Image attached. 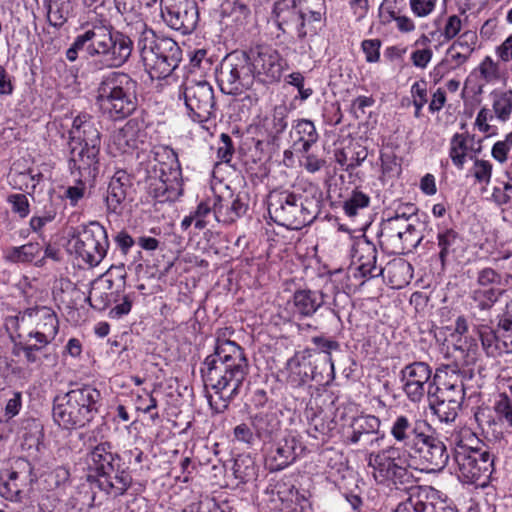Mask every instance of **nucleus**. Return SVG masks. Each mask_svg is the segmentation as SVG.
<instances>
[{"label": "nucleus", "instance_id": "09e8293b", "mask_svg": "<svg viewBox=\"0 0 512 512\" xmlns=\"http://www.w3.org/2000/svg\"><path fill=\"white\" fill-rule=\"evenodd\" d=\"M493 410L495 413L493 423L498 424L506 430L512 429V403H509L508 400L496 399Z\"/></svg>", "mask_w": 512, "mask_h": 512}, {"label": "nucleus", "instance_id": "f3484780", "mask_svg": "<svg viewBox=\"0 0 512 512\" xmlns=\"http://www.w3.org/2000/svg\"><path fill=\"white\" fill-rule=\"evenodd\" d=\"M254 79L270 84L277 82L282 75L283 59L279 52L266 45L256 46L246 55Z\"/></svg>", "mask_w": 512, "mask_h": 512}, {"label": "nucleus", "instance_id": "6e6552de", "mask_svg": "<svg viewBox=\"0 0 512 512\" xmlns=\"http://www.w3.org/2000/svg\"><path fill=\"white\" fill-rule=\"evenodd\" d=\"M369 466L373 469L374 479L387 486L409 489L415 483L413 470L417 467L412 457L401 448L390 446L369 456Z\"/></svg>", "mask_w": 512, "mask_h": 512}, {"label": "nucleus", "instance_id": "4d7b16f0", "mask_svg": "<svg viewBox=\"0 0 512 512\" xmlns=\"http://www.w3.org/2000/svg\"><path fill=\"white\" fill-rule=\"evenodd\" d=\"M87 192L88 188L86 182L82 179H78L73 185H69L65 189L64 197L69 201L71 206L75 207L86 196Z\"/></svg>", "mask_w": 512, "mask_h": 512}, {"label": "nucleus", "instance_id": "37998d69", "mask_svg": "<svg viewBox=\"0 0 512 512\" xmlns=\"http://www.w3.org/2000/svg\"><path fill=\"white\" fill-rule=\"evenodd\" d=\"M72 0H47V18L54 27H61L68 19Z\"/></svg>", "mask_w": 512, "mask_h": 512}, {"label": "nucleus", "instance_id": "bb28decb", "mask_svg": "<svg viewBox=\"0 0 512 512\" xmlns=\"http://www.w3.org/2000/svg\"><path fill=\"white\" fill-rule=\"evenodd\" d=\"M88 144V146L99 147L101 143L100 131L96 121L88 114H80L73 120L69 130L68 144Z\"/></svg>", "mask_w": 512, "mask_h": 512}, {"label": "nucleus", "instance_id": "20e7f679", "mask_svg": "<svg viewBox=\"0 0 512 512\" xmlns=\"http://www.w3.org/2000/svg\"><path fill=\"white\" fill-rule=\"evenodd\" d=\"M450 443L454 444L453 469L458 480L484 486L492 473L493 458L488 450L478 447V437L463 427L451 435Z\"/></svg>", "mask_w": 512, "mask_h": 512}, {"label": "nucleus", "instance_id": "69168bd1", "mask_svg": "<svg viewBox=\"0 0 512 512\" xmlns=\"http://www.w3.org/2000/svg\"><path fill=\"white\" fill-rule=\"evenodd\" d=\"M380 46L381 42L378 39H368L362 42V50L367 62L375 63L379 61Z\"/></svg>", "mask_w": 512, "mask_h": 512}, {"label": "nucleus", "instance_id": "9d476101", "mask_svg": "<svg viewBox=\"0 0 512 512\" xmlns=\"http://www.w3.org/2000/svg\"><path fill=\"white\" fill-rule=\"evenodd\" d=\"M116 457L108 443L97 445L87 455L88 469L99 477V488L114 498L122 496L132 483L130 474L124 470L113 475Z\"/></svg>", "mask_w": 512, "mask_h": 512}, {"label": "nucleus", "instance_id": "1a4fd4ad", "mask_svg": "<svg viewBox=\"0 0 512 512\" xmlns=\"http://www.w3.org/2000/svg\"><path fill=\"white\" fill-rule=\"evenodd\" d=\"M268 212L278 225L298 230L316 218L317 201L287 190L273 191L268 198Z\"/></svg>", "mask_w": 512, "mask_h": 512}, {"label": "nucleus", "instance_id": "a211bd4d", "mask_svg": "<svg viewBox=\"0 0 512 512\" xmlns=\"http://www.w3.org/2000/svg\"><path fill=\"white\" fill-rule=\"evenodd\" d=\"M154 160L159 162L161 175L150 183V188L156 198L167 200L171 197V190L178 186L179 170L174 169L177 164V156L174 151L165 146H157L152 150Z\"/></svg>", "mask_w": 512, "mask_h": 512}, {"label": "nucleus", "instance_id": "39448f33", "mask_svg": "<svg viewBox=\"0 0 512 512\" xmlns=\"http://www.w3.org/2000/svg\"><path fill=\"white\" fill-rule=\"evenodd\" d=\"M134 29L138 35L137 48L141 60L151 79L169 76L182 59V51L178 44L171 38L157 37L140 19L135 21Z\"/></svg>", "mask_w": 512, "mask_h": 512}, {"label": "nucleus", "instance_id": "423d86ee", "mask_svg": "<svg viewBox=\"0 0 512 512\" xmlns=\"http://www.w3.org/2000/svg\"><path fill=\"white\" fill-rule=\"evenodd\" d=\"M96 104L113 120L130 116L138 106L137 82L123 72H109L98 84Z\"/></svg>", "mask_w": 512, "mask_h": 512}, {"label": "nucleus", "instance_id": "5701e85b", "mask_svg": "<svg viewBox=\"0 0 512 512\" xmlns=\"http://www.w3.org/2000/svg\"><path fill=\"white\" fill-rule=\"evenodd\" d=\"M431 377V369L424 362H414L401 370L403 391L412 402H420L425 393V385Z\"/></svg>", "mask_w": 512, "mask_h": 512}, {"label": "nucleus", "instance_id": "a18cd8bd", "mask_svg": "<svg viewBox=\"0 0 512 512\" xmlns=\"http://www.w3.org/2000/svg\"><path fill=\"white\" fill-rule=\"evenodd\" d=\"M370 204V197L359 189H354L343 201V211L348 217L356 216L360 210L367 208Z\"/></svg>", "mask_w": 512, "mask_h": 512}, {"label": "nucleus", "instance_id": "052dcab7", "mask_svg": "<svg viewBox=\"0 0 512 512\" xmlns=\"http://www.w3.org/2000/svg\"><path fill=\"white\" fill-rule=\"evenodd\" d=\"M419 242V233L417 232L415 226L411 223V228L404 230L401 236V242L399 244L403 245V247L401 249L394 248L392 252L397 254L404 253L405 250H410L411 248L416 247Z\"/></svg>", "mask_w": 512, "mask_h": 512}, {"label": "nucleus", "instance_id": "58836bf2", "mask_svg": "<svg viewBox=\"0 0 512 512\" xmlns=\"http://www.w3.org/2000/svg\"><path fill=\"white\" fill-rule=\"evenodd\" d=\"M273 14L279 29L284 30V25L289 23L304 24L303 14L296 8L295 0H275Z\"/></svg>", "mask_w": 512, "mask_h": 512}, {"label": "nucleus", "instance_id": "8fccbe9b", "mask_svg": "<svg viewBox=\"0 0 512 512\" xmlns=\"http://www.w3.org/2000/svg\"><path fill=\"white\" fill-rule=\"evenodd\" d=\"M135 300V293L117 294L114 295L112 301L115 306L109 311V317L112 319H120L130 313L133 302Z\"/></svg>", "mask_w": 512, "mask_h": 512}, {"label": "nucleus", "instance_id": "412c9836", "mask_svg": "<svg viewBox=\"0 0 512 512\" xmlns=\"http://www.w3.org/2000/svg\"><path fill=\"white\" fill-rule=\"evenodd\" d=\"M378 251L374 243L362 238L354 243L352 251L353 277L365 281L383 275L381 265H377Z\"/></svg>", "mask_w": 512, "mask_h": 512}, {"label": "nucleus", "instance_id": "3c124183", "mask_svg": "<svg viewBox=\"0 0 512 512\" xmlns=\"http://www.w3.org/2000/svg\"><path fill=\"white\" fill-rule=\"evenodd\" d=\"M492 157L503 164L512 157V130L505 135L503 140L495 142L491 149Z\"/></svg>", "mask_w": 512, "mask_h": 512}, {"label": "nucleus", "instance_id": "a19ab883", "mask_svg": "<svg viewBox=\"0 0 512 512\" xmlns=\"http://www.w3.org/2000/svg\"><path fill=\"white\" fill-rule=\"evenodd\" d=\"M251 425L258 438H270L280 427V421L273 412L261 411L251 417Z\"/></svg>", "mask_w": 512, "mask_h": 512}, {"label": "nucleus", "instance_id": "4c0bfd02", "mask_svg": "<svg viewBox=\"0 0 512 512\" xmlns=\"http://www.w3.org/2000/svg\"><path fill=\"white\" fill-rule=\"evenodd\" d=\"M31 314L32 308H28L5 319V328L13 342V347L17 342H29L28 334L31 328Z\"/></svg>", "mask_w": 512, "mask_h": 512}, {"label": "nucleus", "instance_id": "338daca9", "mask_svg": "<svg viewBox=\"0 0 512 512\" xmlns=\"http://www.w3.org/2000/svg\"><path fill=\"white\" fill-rule=\"evenodd\" d=\"M414 106L418 112L427 102V85L425 81H417L411 87Z\"/></svg>", "mask_w": 512, "mask_h": 512}, {"label": "nucleus", "instance_id": "473e14b6", "mask_svg": "<svg viewBox=\"0 0 512 512\" xmlns=\"http://www.w3.org/2000/svg\"><path fill=\"white\" fill-rule=\"evenodd\" d=\"M292 147L296 153H306L319 140L314 123L308 119H298L292 124L290 131Z\"/></svg>", "mask_w": 512, "mask_h": 512}, {"label": "nucleus", "instance_id": "49530a36", "mask_svg": "<svg viewBox=\"0 0 512 512\" xmlns=\"http://www.w3.org/2000/svg\"><path fill=\"white\" fill-rule=\"evenodd\" d=\"M463 51H458L457 44L450 46V67H456L464 63L473 51L476 35L472 32L463 33Z\"/></svg>", "mask_w": 512, "mask_h": 512}, {"label": "nucleus", "instance_id": "dca6fc26", "mask_svg": "<svg viewBox=\"0 0 512 512\" xmlns=\"http://www.w3.org/2000/svg\"><path fill=\"white\" fill-rule=\"evenodd\" d=\"M160 10L165 24L183 35L197 27L199 12L195 0H160Z\"/></svg>", "mask_w": 512, "mask_h": 512}, {"label": "nucleus", "instance_id": "bf43d9fd", "mask_svg": "<svg viewBox=\"0 0 512 512\" xmlns=\"http://www.w3.org/2000/svg\"><path fill=\"white\" fill-rule=\"evenodd\" d=\"M498 326L501 330L508 334L509 343L503 340L504 349L509 352L512 351V301L507 304L506 311L500 317Z\"/></svg>", "mask_w": 512, "mask_h": 512}, {"label": "nucleus", "instance_id": "cd10ccee", "mask_svg": "<svg viewBox=\"0 0 512 512\" xmlns=\"http://www.w3.org/2000/svg\"><path fill=\"white\" fill-rule=\"evenodd\" d=\"M247 211V204L239 195L228 193V196L215 195L213 214L219 223L230 224L242 217Z\"/></svg>", "mask_w": 512, "mask_h": 512}, {"label": "nucleus", "instance_id": "aec40b11", "mask_svg": "<svg viewBox=\"0 0 512 512\" xmlns=\"http://www.w3.org/2000/svg\"><path fill=\"white\" fill-rule=\"evenodd\" d=\"M30 471V463L24 458H17L9 468L2 469L0 471V496L12 502L21 501Z\"/></svg>", "mask_w": 512, "mask_h": 512}, {"label": "nucleus", "instance_id": "2eb2a0df", "mask_svg": "<svg viewBox=\"0 0 512 512\" xmlns=\"http://www.w3.org/2000/svg\"><path fill=\"white\" fill-rule=\"evenodd\" d=\"M491 109L484 106L475 120L476 128L486 136H495L499 132L496 124L506 123L512 115V91L495 90L490 94Z\"/></svg>", "mask_w": 512, "mask_h": 512}, {"label": "nucleus", "instance_id": "79ce46f5", "mask_svg": "<svg viewBox=\"0 0 512 512\" xmlns=\"http://www.w3.org/2000/svg\"><path fill=\"white\" fill-rule=\"evenodd\" d=\"M42 179L41 173H33L32 170L16 171L9 174L10 185L17 190L33 193Z\"/></svg>", "mask_w": 512, "mask_h": 512}, {"label": "nucleus", "instance_id": "b1692460", "mask_svg": "<svg viewBox=\"0 0 512 512\" xmlns=\"http://www.w3.org/2000/svg\"><path fill=\"white\" fill-rule=\"evenodd\" d=\"M448 375L447 367L436 369L432 382L428 386L429 408L440 422H448Z\"/></svg>", "mask_w": 512, "mask_h": 512}, {"label": "nucleus", "instance_id": "603ef678", "mask_svg": "<svg viewBox=\"0 0 512 512\" xmlns=\"http://www.w3.org/2000/svg\"><path fill=\"white\" fill-rule=\"evenodd\" d=\"M234 475L241 481H248L256 475L254 462L250 457H239L234 461Z\"/></svg>", "mask_w": 512, "mask_h": 512}, {"label": "nucleus", "instance_id": "a878e982", "mask_svg": "<svg viewBox=\"0 0 512 512\" xmlns=\"http://www.w3.org/2000/svg\"><path fill=\"white\" fill-rule=\"evenodd\" d=\"M131 189L129 175L125 171H117L111 178L105 197L106 209L109 214L120 215Z\"/></svg>", "mask_w": 512, "mask_h": 512}, {"label": "nucleus", "instance_id": "72a5a7b5", "mask_svg": "<svg viewBox=\"0 0 512 512\" xmlns=\"http://www.w3.org/2000/svg\"><path fill=\"white\" fill-rule=\"evenodd\" d=\"M416 448L423 454L422 457L427 463L426 469L428 470H441L448 462V455L445 454L446 446L438 439L425 434V440L419 441Z\"/></svg>", "mask_w": 512, "mask_h": 512}, {"label": "nucleus", "instance_id": "5fc2aeb1", "mask_svg": "<svg viewBox=\"0 0 512 512\" xmlns=\"http://www.w3.org/2000/svg\"><path fill=\"white\" fill-rule=\"evenodd\" d=\"M383 175H398L401 172L400 159L392 150H384L380 155Z\"/></svg>", "mask_w": 512, "mask_h": 512}, {"label": "nucleus", "instance_id": "ea45409f", "mask_svg": "<svg viewBox=\"0 0 512 512\" xmlns=\"http://www.w3.org/2000/svg\"><path fill=\"white\" fill-rule=\"evenodd\" d=\"M380 424L379 418L373 415L354 417L350 424L351 432L346 435V441L350 444H357L364 434L376 433Z\"/></svg>", "mask_w": 512, "mask_h": 512}, {"label": "nucleus", "instance_id": "f03ea898", "mask_svg": "<svg viewBox=\"0 0 512 512\" xmlns=\"http://www.w3.org/2000/svg\"><path fill=\"white\" fill-rule=\"evenodd\" d=\"M83 32L78 34L66 51L70 62L85 51L90 57H98L106 68H118L124 65L133 50L132 40L121 32L112 33L108 26L97 22L82 25Z\"/></svg>", "mask_w": 512, "mask_h": 512}, {"label": "nucleus", "instance_id": "0eeeda50", "mask_svg": "<svg viewBox=\"0 0 512 512\" xmlns=\"http://www.w3.org/2000/svg\"><path fill=\"white\" fill-rule=\"evenodd\" d=\"M100 399V391L90 385L72 389L55 398L53 419L67 430L85 427L98 414Z\"/></svg>", "mask_w": 512, "mask_h": 512}, {"label": "nucleus", "instance_id": "4be33fe9", "mask_svg": "<svg viewBox=\"0 0 512 512\" xmlns=\"http://www.w3.org/2000/svg\"><path fill=\"white\" fill-rule=\"evenodd\" d=\"M301 444L293 434H287L273 443L266 455V466L272 472L281 471L292 465L297 457Z\"/></svg>", "mask_w": 512, "mask_h": 512}, {"label": "nucleus", "instance_id": "2f4dec72", "mask_svg": "<svg viewBox=\"0 0 512 512\" xmlns=\"http://www.w3.org/2000/svg\"><path fill=\"white\" fill-rule=\"evenodd\" d=\"M425 425V422H412L407 416L400 415L393 421L390 433L397 442L418 446L419 441L425 440V433L422 431Z\"/></svg>", "mask_w": 512, "mask_h": 512}, {"label": "nucleus", "instance_id": "e2e57ef3", "mask_svg": "<svg viewBox=\"0 0 512 512\" xmlns=\"http://www.w3.org/2000/svg\"><path fill=\"white\" fill-rule=\"evenodd\" d=\"M233 152L234 149L230 136L222 133L220 135V146L217 148V159L220 162L228 163L232 158Z\"/></svg>", "mask_w": 512, "mask_h": 512}, {"label": "nucleus", "instance_id": "13d9d810", "mask_svg": "<svg viewBox=\"0 0 512 512\" xmlns=\"http://www.w3.org/2000/svg\"><path fill=\"white\" fill-rule=\"evenodd\" d=\"M7 202L10 205L12 212L17 214L20 218H25L29 215L30 204L25 194H10L7 197Z\"/></svg>", "mask_w": 512, "mask_h": 512}, {"label": "nucleus", "instance_id": "6ab92c4d", "mask_svg": "<svg viewBox=\"0 0 512 512\" xmlns=\"http://www.w3.org/2000/svg\"><path fill=\"white\" fill-rule=\"evenodd\" d=\"M147 133L142 122L131 119L121 128L112 132L108 151L113 156L131 154L145 144Z\"/></svg>", "mask_w": 512, "mask_h": 512}, {"label": "nucleus", "instance_id": "c9c22d12", "mask_svg": "<svg viewBox=\"0 0 512 512\" xmlns=\"http://www.w3.org/2000/svg\"><path fill=\"white\" fill-rule=\"evenodd\" d=\"M411 223L410 218L405 213H396L395 216L388 218L382 225L381 239L382 243L394 248L401 249L403 245H400L401 236L404 230L410 229Z\"/></svg>", "mask_w": 512, "mask_h": 512}, {"label": "nucleus", "instance_id": "680f3d73", "mask_svg": "<svg viewBox=\"0 0 512 512\" xmlns=\"http://www.w3.org/2000/svg\"><path fill=\"white\" fill-rule=\"evenodd\" d=\"M312 342L317 346L320 352L326 354V361L330 363L332 372L334 371V363L331 357V351L339 349V343L324 337H314Z\"/></svg>", "mask_w": 512, "mask_h": 512}, {"label": "nucleus", "instance_id": "0e129e2a", "mask_svg": "<svg viewBox=\"0 0 512 512\" xmlns=\"http://www.w3.org/2000/svg\"><path fill=\"white\" fill-rule=\"evenodd\" d=\"M301 154V165L305 168L309 173H316L322 169L325 165V160L323 158L318 157L317 155L310 153L309 151Z\"/></svg>", "mask_w": 512, "mask_h": 512}, {"label": "nucleus", "instance_id": "c85d7f7f", "mask_svg": "<svg viewBox=\"0 0 512 512\" xmlns=\"http://www.w3.org/2000/svg\"><path fill=\"white\" fill-rule=\"evenodd\" d=\"M299 319L313 316L325 303V294L319 290H296L289 302Z\"/></svg>", "mask_w": 512, "mask_h": 512}, {"label": "nucleus", "instance_id": "864d4df0", "mask_svg": "<svg viewBox=\"0 0 512 512\" xmlns=\"http://www.w3.org/2000/svg\"><path fill=\"white\" fill-rule=\"evenodd\" d=\"M117 11L125 21H133L140 15L142 4L140 0H114Z\"/></svg>", "mask_w": 512, "mask_h": 512}, {"label": "nucleus", "instance_id": "de8ad7c7", "mask_svg": "<svg viewBox=\"0 0 512 512\" xmlns=\"http://www.w3.org/2000/svg\"><path fill=\"white\" fill-rule=\"evenodd\" d=\"M269 137L276 138L287 128L285 109L278 107L274 109L271 118H265L263 122Z\"/></svg>", "mask_w": 512, "mask_h": 512}, {"label": "nucleus", "instance_id": "c756f323", "mask_svg": "<svg viewBox=\"0 0 512 512\" xmlns=\"http://www.w3.org/2000/svg\"><path fill=\"white\" fill-rule=\"evenodd\" d=\"M113 269H117L120 272H123V266H111L106 273L91 283V288L87 300L91 307L96 310H105L112 302L115 293L113 291L114 282L110 278V274Z\"/></svg>", "mask_w": 512, "mask_h": 512}, {"label": "nucleus", "instance_id": "4468645a", "mask_svg": "<svg viewBox=\"0 0 512 512\" xmlns=\"http://www.w3.org/2000/svg\"><path fill=\"white\" fill-rule=\"evenodd\" d=\"M217 79L220 89L225 94H242L252 86L254 81L249 59L245 54L226 57L221 63Z\"/></svg>", "mask_w": 512, "mask_h": 512}, {"label": "nucleus", "instance_id": "7ed1b4c3", "mask_svg": "<svg viewBox=\"0 0 512 512\" xmlns=\"http://www.w3.org/2000/svg\"><path fill=\"white\" fill-rule=\"evenodd\" d=\"M59 332V321L56 313L46 306L32 308L29 342H17L12 349L15 356L24 354L28 364L55 367L58 354L51 348Z\"/></svg>", "mask_w": 512, "mask_h": 512}, {"label": "nucleus", "instance_id": "393cba45", "mask_svg": "<svg viewBox=\"0 0 512 512\" xmlns=\"http://www.w3.org/2000/svg\"><path fill=\"white\" fill-rule=\"evenodd\" d=\"M70 168L77 170L80 175L95 177L99 165V147L88 144H68Z\"/></svg>", "mask_w": 512, "mask_h": 512}, {"label": "nucleus", "instance_id": "6e6d98bb", "mask_svg": "<svg viewBox=\"0 0 512 512\" xmlns=\"http://www.w3.org/2000/svg\"><path fill=\"white\" fill-rule=\"evenodd\" d=\"M502 294L500 289L484 288L474 292V299L482 310L490 309Z\"/></svg>", "mask_w": 512, "mask_h": 512}, {"label": "nucleus", "instance_id": "c03bdc74", "mask_svg": "<svg viewBox=\"0 0 512 512\" xmlns=\"http://www.w3.org/2000/svg\"><path fill=\"white\" fill-rule=\"evenodd\" d=\"M480 339L483 348L488 354H495L500 350V341L507 340L509 343L508 334L498 327V330H493L488 326L481 327L479 331Z\"/></svg>", "mask_w": 512, "mask_h": 512}, {"label": "nucleus", "instance_id": "f704fd0d", "mask_svg": "<svg viewBox=\"0 0 512 512\" xmlns=\"http://www.w3.org/2000/svg\"><path fill=\"white\" fill-rule=\"evenodd\" d=\"M284 373L287 384L293 388L301 387L313 378L311 363L302 353H295L288 359Z\"/></svg>", "mask_w": 512, "mask_h": 512}, {"label": "nucleus", "instance_id": "f257e3e1", "mask_svg": "<svg viewBox=\"0 0 512 512\" xmlns=\"http://www.w3.org/2000/svg\"><path fill=\"white\" fill-rule=\"evenodd\" d=\"M249 369L244 349L235 341L221 338L217 332L214 351L204 359L201 366L205 386L214 390L221 401L218 404L212 397L209 398V403L216 412H223L229 402L240 393Z\"/></svg>", "mask_w": 512, "mask_h": 512}, {"label": "nucleus", "instance_id": "e433bc0d", "mask_svg": "<svg viewBox=\"0 0 512 512\" xmlns=\"http://www.w3.org/2000/svg\"><path fill=\"white\" fill-rule=\"evenodd\" d=\"M384 279L394 289H401L409 284L413 276V268L409 262L402 258L389 261L385 267H382Z\"/></svg>", "mask_w": 512, "mask_h": 512}, {"label": "nucleus", "instance_id": "7c9ffc66", "mask_svg": "<svg viewBox=\"0 0 512 512\" xmlns=\"http://www.w3.org/2000/svg\"><path fill=\"white\" fill-rule=\"evenodd\" d=\"M3 258L12 264L43 267L42 244L28 242L20 246L7 247L3 251Z\"/></svg>", "mask_w": 512, "mask_h": 512}, {"label": "nucleus", "instance_id": "774afa93", "mask_svg": "<svg viewBox=\"0 0 512 512\" xmlns=\"http://www.w3.org/2000/svg\"><path fill=\"white\" fill-rule=\"evenodd\" d=\"M234 439L236 441L252 445L255 439V431L248 424L241 423L235 426L233 430Z\"/></svg>", "mask_w": 512, "mask_h": 512}, {"label": "nucleus", "instance_id": "ddd939ff", "mask_svg": "<svg viewBox=\"0 0 512 512\" xmlns=\"http://www.w3.org/2000/svg\"><path fill=\"white\" fill-rule=\"evenodd\" d=\"M189 117L200 124L216 117V103L213 87L205 80L187 79L179 90Z\"/></svg>", "mask_w": 512, "mask_h": 512}, {"label": "nucleus", "instance_id": "f8f14e48", "mask_svg": "<svg viewBox=\"0 0 512 512\" xmlns=\"http://www.w3.org/2000/svg\"><path fill=\"white\" fill-rule=\"evenodd\" d=\"M450 159L453 165L472 177L475 183L487 186L492 177L493 165L490 161L478 159L472 146V140L455 135L451 141Z\"/></svg>", "mask_w": 512, "mask_h": 512}, {"label": "nucleus", "instance_id": "9b49d317", "mask_svg": "<svg viewBox=\"0 0 512 512\" xmlns=\"http://www.w3.org/2000/svg\"><path fill=\"white\" fill-rule=\"evenodd\" d=\"M107 231L97 221H92L74 233L68 241V251L87 266H98L107 255Z\"/></svg>", "mask_w": 512, "mask_h": 512}]
</instances>
